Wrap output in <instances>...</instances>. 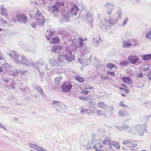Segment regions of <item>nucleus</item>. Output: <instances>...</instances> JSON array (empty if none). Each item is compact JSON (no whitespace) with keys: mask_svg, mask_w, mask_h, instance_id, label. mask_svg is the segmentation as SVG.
<instances>
[{"mask_svg":"<svg viewBox=\"0 0 151 151\" xmlns=\"http://www.w3.org/2000/svg\"><path fill=\"white\" fill-rule=\"evenodd\" d=\"M64 57L68 62H71L75 59L74 55H72V52L71 51L68 52L65 55L61 54L59 55L58 57V60L60 63H62V65H64L65 64L64 62L63 59Z\"/></svg>","mask_w":151,"mask_h":151,"instance_id":"f257e3e1","label":"nucleus"},{"mask_svg":"<svg viewBox=\"0 0 151 151\" xmlns=\"http://www.w3.org/2000/svg\"><path fill=\"white\" fill-rule=\"evenodd\" d=\"M39 12V11H37V13L35 12L34 13L33 12H31L30 13V15L32 18H34L36 17V15L37 14V22L40 24L42 25L45 22V18L40 13H38Z\"/></svg>","mask_w":151,"mask_h":151,"instance_id":"f03ea898","label":"nucleus"},{"mask_svg":"<svg viewBox=\"0 0 151 151\" xmlns=\"http://www.w3.org/2000/svg\"><path fill=\"white\" fill-rule=\"evenodd\" d=\"M73 87V85L68 82H64L61 86V90L63 92L65 93L70 91Z\"/></svg>","mask_w":151,"mask_h":151,"instance_id":"7ed1b4c3","label":"nucleus"},{"mask_svg":"<svg viewBox=\"0 0 151 151\" xmlns=\"http://www.w3.org/2000/svg\"><path fill=\"white\" fill-rule=\"evenodd\" d=\"M146 124L137 125L135 126V129L136 131L140 136H142L144 132V130L146 131Z\"/></svg>","mask_w":151,"mask_h":151,"instance_id":"20e7f679","label":"nucleus"},{"mask_svg":"<svg viewBox=\"0 0 151 151\" xmlns=\"http://www.w3.org/2000/svg\"><path fill=\"white\" fill-rule=\"evenodd\" d=\"M16 17L19 22L24 23L27 22V17L25 15L23 14L17 15Z\"/></svg>","mask_w":151,"mask_h":151,"instance_id":"39448f33","label":"nucleus"},{"mask_svg":"<svg viewBox=\"0 0 151 151\" xmlns=\"http://www.w3.org/2000/svg\"><path fill=\"white\" fill-rule=\"evenodd\" d=\"M123 145L124 146H123V148L124 147H126L127 148H131L136 147L137 145L136 143H133L128 140H126L123 141Z\"/></svg>","mask_w":151,"mask_h":151,"instance_id":"423d86ee","label":"nucleus"},{"mask_svg":"<svg viewBox=\"0 0 151 151\" xmlns=\"http://www.w3.org/2000/svg\"><path fill=\"white\" fill-rule=\"evenodd\" d=\"M128 58L130 63L134 64L137 63L139 60V58L135 55L129 56Z\"/></svg>","mask_w":151,"mask_h":151,"instance_id":"0eeeda50","label":"nucleus"},{"mask_svg":"<svg viewBox=\"0 0 151 151\" xmlns=\"http://www.w3.org/2000/svg\"><path fill=\"white\" fill-rule=\"evenodd\" d=\"M130 108L127 105L123 104V117L128 116H129V112Z\"/></svg>","mask_w":151,"mask_h":151,"instance_id":"6e6552de","label":"nucleus"},{"mask_svg":"<svg viewBox=\"0 0 151 151\" xmlns=\"http://www.w3.org/2000/svg\"><path fill=\"white\" fill-rule=\"evenodd\" d=\"M79 9L76 5H74L71 9L70 12L73 15L76 16L78 12Z\"/></svg>","mask_w":151,"mask_h":151,"instance_id":"1a4fd4ad","label":"nucleus"},{"mask_svg":"<svg viewBox=\"0 0 151 151\" xmlns=\"http://www.w3.org/2000/svg\"><path fill=\"white\" fill-rule=\"evenodd\" d=\"M123 131L125 132H127V133L132 132L134 129L133 127H131L130 126H128L127 124H123Z\"/></svg>","mask_w":151,"mask_h":151,"instance_id":"9d476101","label":"nucleus"},{"mask_svg":"<svg viewBox=\"0 0 151 151\" xmlns=\"http://www.w3.org/2000/svg\"><path fill=\"white\" fill-rule=\"evenodd\" d=\"M102 143L104 145H109V146L111 147L112 142L110 140L109 137H106L102 141Z\"/></svg>","mask_w":151,"mask_h":151,"instance_id":"9b49d317","label":"nucleus"},{"mask_svg":"<svg viewBox=\"0 0 151 151\" xmlns=\"http://www.w3.org/2000/svg\"><path fill=\"white\" fill-rule=\"evenodd\" d=\"M130 40L129 39L127 40L123 41V47L128 48L132 46V43H130L129 42Z\"/></svg>","mask_w":151,"mask_h":151,"instance_id":"f8f14e48","label":"nucleus"},{"mask_svg":"<svg viewBox=\"0 0 151 151\" xmlns=\"http://www.w3.org/2000/svg\"><path fill=\"white\" fill-rule=\"evenodd\" d=\"M62 47L60 45H58L53 46L52 48V51L54 52H60Z\"/></svg>","mask_w":151,"mask_h":151,"instance_id":"ddd939ff","label":"nucleus"},{"mask_svg":"<svg viewBox=\"0 0 151 151\" xmlns=\"http://www.w3.org/2000/svg\"><path fill=\"white\" fill-rule=\"evenodd\" d=\"M98 145L99 146V147H97L96 145H95L92 147L93 148H94L95 149L96 151H103V150L102 149H101L103 147V145L101 143V142L98 143Z\"/></svg>","mask_w":151,"mask_h":151,"instance_id":"4468645a","label":"nucleus"},{"mask_svg":"<svg viewBox=\"0 0 151 151\" xmlns=\"http://www.w3.org/2000/svg\"><path fill=\"white\" fill-rule=\"evenodd\" d=\"M54 33L50 31H47L46 33V37L48 40H49L52 37Z\"/></svg>","mask_w":151,"mask_h":151,"instance_id":"2eb2a0df","label":"nucleus"},{"mask_svg":"<svg viewBox=\"0 0 151 151\" xmlns=\"http://www.w3.org/2000/svg\"><path fill=\"white\" fill-rule=\"evenodd\" d=\"M60 42L59 38L55 37L52 38L50 41V43L51 44H58Z\"/></svg>","mask_w":151,"mask_h":151,"instance_id":"dca6fc26","label":"nucleus"},{"mask_svg":"<svg viewBox=\"0 0 151 151\" xmlns=\"http://www.w3.org/2000/svg\"><path fill=\"white\" fill-rule=\"evenodd\" d=\"M74 77L76 81L80 83H83L85 81V79L84 78L78 76H74Z\"/></svg>","mask_w":151,"mask_h":151,"instance_id":"f3484780","label":"nucleus"},{"mask_svg":"<svg viewBox=\"0 0 151 151\" xmlns=\"http://www.w3.org/2000/svg\"><path fill=\"white\" fill-rule=\"evenodd\" d=\"M60 5V4L59 2L56 3L52 6V11L53 12L58 11L59 9V8Z\"/></svg>","mask_w":151,"mask_h":151,"instance_id":"a211bd4d","label":"nucleus"},{"mask_svg":"<svg viewBox=\"0 0 151 151\" xmlns=\"http://www.w3.org/2000/svg\"><path fill=\"white\" fill-rule=\"evenodd\" d=\"M9 55L11 57L14 59L15 60H16L18 57L17 53L14 51L11 52Z\"/></svg>","mask_w":151,"mask_h":151,"instance_id":"6ab92c4d","label":"nucleus"},{"mask_svg":"<svg viewBox=\"0 0 151 151\" xmlns=\"http://www.w3.org/2000/svg\"><path fill=\"white\" fill-rule=\"evenodd\" d=\"M123 82L125 83H127L129 84H130L132 83V80L128 77H123Z\"/></svg>","mask_w":151,"mask_h":151,"instance_id":"aec40b11","label":"nucleus"},{"mask_svg":"<svg viewBox=\"0 0 151 151\" xmlns=\"http://www.w3.org/2000/svg\"><path fill=\"white\" fill-rule=\"evenodd\" d=\"M142 57L143 60H148L151 59V54L144 55Z\"/></svg>","mask_w":151,"mask_h":151,"instance_id":"412c9836","label":"nucleus"},{"mask_svg":"<svg viewBox=\"0 0 151 151\" xmlns=\"http://www.w3.org/2000/svg\"><path fill=\"white\" fill-rule=\"evenodd\" d=\"M93 88V87H90L88 88H86L84 89H83L81 92V94H83V95H87L88 93L89 92V91H86L88 89H91Z\"/></svg>","mask_w":151,"mask_h":151,"instance_id":"4be33fe9","label":"nucleus"},{"mask_svg":"<svg viewBox=\"0 0 151 151\" xmlns=\"http://www.w3.org/2000/svg\"><path fill=\"white\" fill-rule=\"evenodd\" d=\"M106 67L109 69H111L112 68H115L116 69H117V67L116 65L110 63L107 64L106 65Z\"/></svg>","mask_w":151,"mask_h":151,"instance_id":"5701e85b","label":"nucleus"},{"mask_svg":"<svg viewBox=\"0 0 151 151\" xmlns=\"http://www.w3.org/2000/svg\"><path fill=\"white\" fill-rule=\"evenodd\" d=\"M1 13L3 16H6L8 17V13L6 12V10L5 8L4 7L1 8Z\"/></svg>","mask_w":151,"mask_h":151,"instance_id":"b1692460","label":"nucleus"},{"mask_svg":"<svg viewBox=\"0 0 151 151\" xmlns=\"http://www.w3.org/2000/svg\"><path fill=\"white\" fill-rule=\"evenodd\" d=\"M112 143L111 144V146H114L117 149L120 148V146L119 143L117 142H114L113 141H112Z\"/></svg>","mask_w":151,"mask_h":151,"instance_id":"393cba45","label":"nucleus"},{"mask_svg":"<svg viewBox=\"0 0 151 151\" xmlns=\"http://www.w3.org/2000/svg\"><path fill=\"white\" fill-rule=\"evenodd\" d=\"M98 105L99 108L103 109H104L106 106V104L103 102H99L98 104Z\"/></svg>","mask_w":151,"mask_h":151,"instance_id":"a878e982","label":"nucleus"},{"mask_svg":"<svg viewBox=\"0 0 151 151\" xmlns=\"http://www.w3.org/2000/svg\"><path fill=\"white\" fill-rule=\"evenodd\" d=\"M62 79V78L59 76L56 77L55 79V81L57 83H59L61 82Z\"/></svg>","mask_w":151,"mask_h":151,"instance_id":"bb28decb","label":"nucleus"},{"mask_svg":"<svg viewBox=\"0 0 151 151\" xmlns=\"http://www.w3.org/2000/svg\"><path fill=\"white\" fill-rule=\"evenodd\" d=\"M61 102L60 101H54L52 102V105L55 106V105H57L58 106H59V104H60Z\"/></svg>","mask_w":151,"mask_h":151,"instance_id":"cd10ccee","label":"nucleus"},{"mask_svg":"<svg viewBox=\"0 0 151 151\" xmlns=\"http://www.w3.org/2000/svg\"><path fill=\"white\" fill-rule=\"evenodd\" d=\"M128 88L125 85L123 84V91H124L126 93H127L129 92V90L127 89Z\"/></svg>","mask_w":151,"mask_h":151,"instance_id":"c85d7f7f","label":"nucleus"},{"mask_svg":"<svg viewBox=\"0 0 151 151\" xmlns=\"http://www.w3.org/2000/svg\"><path fill=\"white\" fill-rule=\"evenodd\" d=\"M151 36V31H149L146 35L147 38H149Z\"/></svg>","mask_w":151,"mask_h":151,"instance_id":"c756f323","label":"nucleus"},{"mask_svg":"<svg viewBox=\"0 0 151 151\" xmlns=\"http://www.w3.org/2000/svg\"><path fill=\"white\" fill-rule=\"evenodd\" d=\"M107 75H111L113 76H115V73H114L111 72L109 71H107Z\"/></svg>","mask_w":151,"mask_h":151,"instance_id":"7c9ffc66","label":"nucleus"},{"mask_svg":"<svg viewBox=\"0 0 151 151\" xmlns=\"http://www.w3.org/2000/svg\"><path fill=\"white\" fill-rule=\"evenodd\" d=\"M151 117V115L146 116L144 117V119L146 121H148L149 118Z\"/></svg>","mask_w":151,"mask_h":151,"instance_id":"2f4dec72","label":"nucleus"},{"mask_svg":"<svg viewBox=\"0 0 151 151\" xmlns=\"http://www.w3.org/2000/svg\"><path fill=\"white\" fill-rule=\"evenodd\" d=\"M128 21V19L127 17L125 20L123 21V25L126 24Z\"/></svg>","mask_w":151,"mask_h":151,"instance_id":"473e14b6","label":"nucleus"},{"mask_svg":"<svg viewBox=\"0 0 151 151\" xmlns=\"http://www.w3.org/2000/svg\"><path fill=\"white\" fill-rule=\"evenodd\" d=\"M147 76L148 77L150 81H151V72H150L147 75Z\"/></svg>","mask_w":151,"mask_h":151,"instance_id":"72a5a7b5","label":"nucleus"},{"mask_svg":"<svg viewBox=\"0 0 151 151\" xmlns=\"http://www.w3.org/2000/svg\"><path fill=\"white\" fill-rule=\"evenodd\" d=\"M137 76L140 78H142L143 77V74L142 73H140L138 74Z\"/></svg>","mask_w":151,"mask_h":151,"instance_id":"f704fd0d","label":"nucleus"},{"mask_svg":"<svg viewBox=\"0 0 151 151\" xmlns=\"http://www.w3.org/2000/svg\"><path fill=\"white\" fill-rule=\"evenodd\" d=\"M129 63L128 61H123V65L127 66L128 65Z\"/></svg>","mask_w":151,"mask_h":151,"instance_id":"c9c22d12","label":"nucleus"},{"mask_svg":"<svg viewBox=\"0 0 151 151\" xmlns=\"http://www.w3.org/2000/svg\"><path fill=\"white\" fill-rule=\"evenodd\" d=\"M96 113L99 115L102 114L100 110H98L96 112Z\"/></svg>","mask_w":151,"mask_h":151,"instance_id":"e433bc0d","label":"nucleus"},{"mask_svg":"<svg viewBox=\"0 0 151 151\" xmlns=\"http://www.w3.org/2000/svg\"><path fill=\"white\" fill-rule=\"evenodd\" d=\"M146 107L147 108H151V105L150 103L148 104L146 106Z\"/></svg>","mask_w":151,"mask_h":151,"instance_id":"4c0bfd02","label":"nucleus"},{"mask_svg":"<svg viewBox=\"0 0 151 151\" xmlns=\"http://www.w3.org/2000/svg\"><path fill=\"white\" fill-rule=\"evenodd\" d=\"M31 25L32 27L35 28L36 25V24L35 23L33 22L32 23Z\"/></svg>","mask_w":151,"mask_h":151,"instance_id":"58836bf2","label":"nucleus"},{"mask_svg":"<svg viewBox=\"0 0 151 151\" xmlns=\"http://www.w3.org/2000/svg\"><path fill=\"white\" fill-rule=\"evenodd\" d=\"M86 111H87V110L86 109L83 108L81 110V111L82 113H83Z\"/></svg>","mask_w":151,"mask_h":151,"instance_id":"ea45409f","label":"nucleus"},{"mask_svg":"<svg viewBox=\"0 0 151 151\" xmlns=\"http://www.w3.org/2000/svg\"><path fill=\"white\" fill-rule=\"evenodd\" d=\"M124 118L125 119H124V122H127L129 121V120H130V119L129 118H128L126 119H125V117H124H124H123V119Z\"/></svg>","mask_w":151,"mask_h":151,"instance_id":"a19ab883","label":"nucleus"},{"mask_svg":"<svg viewBox=\"0 0 151 151\" xmlns=\"http://www.w3.org/2000/svg\"><path fill=\"white\" fill-rule=\"evenodd\" d=\"M39 150L40 151H45V150L44 149L40 148L39 149Z\"/></svg>","mask_w":151,"mask_h":151,"instance_id":"79ce46f5","label":"nucleus"},{"mask_svg":"<svg viewBox=\"0 0 151 151\" xmlns=\"http://www.w3.org/2000/svg\"><path fill=\"white\" fill-rule=\"evenodd\" d=\"M114 108L113 106H111L110 107V111H111L114 110Z\"/></svg>","mask_w":151,"mask_h":151,"instance_id":"37998d69","label":"nucleus"},{"mask_svg":"<svg viewBox=\"0 0 151 151\" xmlns=\"http://www.w3.org/2000/svg\"><path fill=\"white\" fill-rule=\"evenodd\" d=\"M83 42H81L80 43L79 45H80V47H82L83 46Z\"/></svg>","mask_w":151,"mask_h":151,"instance_id":"c03bdc74","label":"nucleus"},{"mask_svg":"<svg viewBox=\"0 0 151 151\" xmlns=\"http://www.w3.org/2000/svg\"><path fill=\"white\" fill-rule=\"evenodd\" d=\"M3 71V68L1 67H0V72H2Z\"/></svg>","mask_w":151,"mask_h":151,"instance_id":"a18cd8bd","label":"nucleus"},{"mask_svg":"<svg viewBox=\"0 0 151 151\" xmlns=\"http://www.w3.org/2000/svg\"><path fill=\"white\" fill-rule=\"evenodd\" d=\"M79 40L81 41V42H83L84 41V40H83L82 38H79Z\"/></svg>","mask_w":151,"mask_h":151,"instance_id":"49530a36","label":"nucleus"},{"mask_svg":"<svg viewBox=\"0 0 151 151\" xmlns=\"http://www.w3.org/2000/svg\"><path fill=\"white\" fill-rule=\"evenodd\" d=\"M95 142L94 141V140H92L91 142V144L92 145V144L94 143Z\"/></svg>","mask_w":151,"mask_h":151,"instance_id":"de8ad7c7","label":"nucleus"},{"mask_svg":"<svg viewBox=\"0 0 151 151\" xmlns=\"http://www.w3.org/2000/svg\"><path fill=\"white\" fill-rule=\"evenodd\" d=\"M13 21L14 22H16V19L14 18L13 19Z\"/></svg>","mask_w":151,"mask_h":151,"instance_id":"09e8293b","label":"nucleus"},{"mask_svg":"<svg viewBox=\"0 0 151 151\" xmlns=\"http://www.w3.org/2000/svg\"><path fill=\"white\" fill-rule=\"evenodd\" d=\"M134 1L135 2H138L140 0H134Z\"/></svg>","mask_w":151,"mask_h":151,"instance_id":"8fccbe9b","label":"nucleus"},{"mask_svg":"<svg viewBox=\"0 0 151 151\" xmlns=\"http://www.w3.org/2000/svg\"><path fill=\"white\" fill-rule=\"evenodd\" d=\"M79 98H80V99H82V100H83V97H79Z\"/></svg>","mask_w":151,"mask_h":151,"instance_id":"3c124183","label":"nucleus"},{"mask_svg":"<svg viewBox=\"0 0 151 151\" xmlns=\"http://www.w3.org/2000/svg\"><path fill=\"white\" fill-rule=\"evenodd\" d=\"M2 30V29L1 28H0V31H1Z\"/></svg>","mask_w":151,"mask_h":151,"instance_id":"603ef678","label":"nucleus"},{"mask_svg":"<svg viewBox=\"0 0 151 151\" xmlns=\"http://www.w3.org/2000/svg\"><path fill=\"white\" fill-rule=\"evenodd\" d=\"M147 70V69H146V68H145V69H144V70H145V71H146V70Z\"/></svg>","mask_w":151,"mask_h":151,"instance_id":"864d4df0","label":"nucleus"},{"mask_svg":"<svg viewBox=\"0 0 151 151\" xmlns=\"http://www.w3.org/2000/svg\"><path fill=\"white\" fill-rule=\"evenodd\" d=\"M142 151H147L146 150H143Z\"/></svg>","mask_w":151,"mask_h":151,"instance_id":"5fc2aeb1","label":"nucleus"},{"mask_svg":"<svg viewBox=\"0 0 151 151\" xmlns=\"http://www.w3.org/2000/svg\"><path fill=\"white\" fill-rule=\"evenodd\" d=\"M143 84H142V86H139V87H143Z\"/></svg>","mask_w":151,"mask_h":151,"instance_id":"6e6d98bb","label":"nucleus"},{"mask_svg":"<svg viewBox=\"0 0 151 151\" xmlns=\"http://www.w3.org/2000/svg\"><path fill=\"white\" fill-rule=\"evenodd\" d=\"M123 96H126L123 94Z\"/></svg>","mask_w":151,"mask_h":151,"instance_id":"4d7b16f0","label":"nucleus"}]
</instances>
